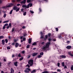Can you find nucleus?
<instances>
[{"label": "nucleus", "mask_w": 73, "mask_h": 73, "mask_svg": "<svg viewBox=\"0 0 73 73\" xmlns=\"http://www.w3.org/2000/svg\"><path fill=\"white\" fill-rule=\"evenodd\" d=\"M57 71L58 72H61V70H60V69H57Z\"/></svg>", "instance_id": "nucleus-48"}, {"label": "nucleus", "mask_w": 73, "mask_h": 73, "mask_svg": "<svg viewBox=\"0 0 73 73\" xmlns=\"http://www.w3.org/2000/svg\"><path fill=\"white\" fill-rule=\"evenodd\" d=\"M39 10L40 12H41V9L39 8Z\"/></svg>", "instance_id": "nucleus-62"}, {"label": "nucleus", "mask_w": 73, "mask_h": 73, "mask_svg": "<svg viewBox=\"0 0 73 73\" xmlns=\"http://www.w3.org/2000/svg\"><path fill=\"white\" fill-rule=\"evenodd\" d=\"M25 40H26V39L25 38H23V41H25Z\"/></svg>", "instance_id": "nucleus-43"}, {"label": "nucleus", "mask_w": 73, "mask_h": 73, "mask_svg": "<svg viewBox=\"0 0 73 73\" xmlns=\"http://www.w3.org/2000/svg\"><path fill=\"white\" fill-rule=\"evenodd\" d=\"M52 40L54 41H56V39H53Z\"/></svg>", "instance_id": "nucleus-53"}, {"label": "nucleus", "mask_w": 73, "mask_h": 73, "mask_svg": "<svg viewBox=\"0 0 73 73\" xmlns=\"http://www.w3.org/2000/svg\"><path fill=\"white\" fill-rule=\"evenodd\" d=\"M27 48H29V45H27Z\"/></svg>", "instance_id": "nucleus-44"}, {"label": "nucleus", "mask_w": 73, "mask_h": 73, "mask_svg": "<svg viewBox=\"0 0 73 73\" xmlns=\"http://www.w3.org/2000/svg\"><path fill=\"white\" fill-rule=\"evenodd\" d=\"M30 57H31V56L29 55H28L27 56L28 58H30Z\"/></svg>", "instance_id": "nucleus-45"}, {"label": "nucleus", "mask_w": 73, "mask_h": 73, "mask_svg": "<svg viewBox=\"0 0 73 73\" xmlns=\"http://www.w3.org/2000/svg\"><path fill=\"white\" fill-rule=\"evenodd\" d=\"M11 48L9 46L7 47V50L10 49Z\"/></svg>", "instance_id": "nucleus-35"}, {"label": "nucleus", "mask_w": 73, "mask_h": 73, "mask_svg": "<svg viewBox=\"0 0 73 73\" xmlns=\"http://www.w3.org/2000/svg\"><path fill=\"white\" fill-rule=\"evenodd\" d=\"M27 6H26L25 5H22V7L23 8H27Z\"/></svg>", "instance_id": "nucleus-14"}, {"label": "nucleus", "mask_w": 73, "mask_h": 73, "mask_svg": "<svg viewBox=\"0 0 73 73\" xmlns=\"http://www.w3.org/2000/svg\"><path fill=\"white\" fill-rule=\"evenodd\" d=\"M68 54H69L70 56H71V57H73V55L71 54L70 52H68Z\"/></svg>", "instance_id": "nucleus-22"}, {"label": "nucleus", "mask_w": 73, "mask_h": 73, "mask_svg": "<svg viewBox=\"0 0 73 73\" xmlns=\"http://www.w3.org/2000/svg\"><path fill=\"white\" fill-rule=\"evenodd\" d=\"M23 58H24V57H22L19 60L20 61H21V60H23Z\"/></svg>", "instance_id": "nucleus-23"}, {"label": "nucleus", "mask_w": 73, "mask_h": 73, "mask_svg": "<svg viewBox=\"0 0 73 73\" xmlns=\"http://www.w3.org/2000/svg\"><path fill=\"white\" fill-rule=\"evenodd\" d=\"M58 66H60V63H58Z\"/></svg>", "instance_id": "nucleus-57"}, {"label": "nucleus", "mask_w": 73, "mask_h": 73, "mask_svg": "<svg viewBox=\"0 0 73 73\" xmlns=\"http://www.w3.org/2000/svg\"><path fill=\"white\" fill-rule=\"evenodd\" d=\"M26 66H28V68H29V67H30V66H29V64H27L26 65Z\"/></svg>", "instance_id": "nucleus-40"}, {"label": "nucleus", "mask_w": 73, "mask_h": 73, "mask_svg": "<svg viewBox=\"0 0 73 73\" xmlns=\"http://www.w3.org/2000/svg\"><path fill=\"white\" fill-rule=\"evenodd\" d=\"M9 28H10V26H7V29H9Z\"/></svg>", "instance_id": "nucleus-47"}, {"label": "nucleus", "mask_w": 73, "mask_h": 73, "mask_svg": "<svg viewBox=\"0 0 73 73\" xmlns=\"http://www.w3.org/2000/svg\"><path fill=\"white\" fill-rule=\"evenodd\" d=\"M48 40L49 41H52V39H51V38H50L48 39Z\"/></svg>", "instance_id": "nucleus-26"}, {"label": "nucleus", "mask_w": 73, "mask_h": 73, "mask_svg": "<svg viewBox=\"0 0 73 73\" xmlns=\"http://www.w3.org/2000/svg\"><path fill=\"white\" fill-rule=\"evenodd\" d=\"M27 3H30L31 2V0H27Z\"/></svg>", "instance_id": "nucleus-39"}, {"label": "nucleus", "mask_w": 73, "mask_h": 73, "mask_svg": "<svg viewBox=\"0 0 73 73\" xmlns=\"http://www.w3.org/2000/svg\"><path fill=\"white\" fill-rule=\"evenodd\" d=\"M26 12H25L24 13H23V15L24 16H25L26 15Z\"/></svg>", "instance_id": "nucleus-37"}, {"label": "nucleus", "mask_w": 73, "mask_h": 73, "mask_svg": "<svg viewBox=\"0 0 73 73\" xmlns=\"http://www.w3.org/2000/svg\"><path fill=\"white\" fill-rule=\"evenodd\" d=\"M22 53H23V54L25 53V51H21Z\"/></svg>", "instance_id": "nucleus-38"}, {"label": "nucleus", "mask_w": 73, "mask_h": 73, "mask_svg": "<svg viewBox=\"0 0 73 73\" xmlns=\"http://www.w3.org/2000/svg\"><path fill=\"white\" fill-rule=\"evenodd\" d=\"M21 39H22L23 38V36H21L20 37Z\"/></svg>", "instance_id": "nucleus-64"}, {"label": "nucleus", "mask_w": 73, "mask_h": 73, "mask_svg": "<svg viewBox=\"0 0 73 73\" xmlns=\"http://www.w3.org/2000/svg\"><path fill=\"white\" fill-rule=\"evenodd\" d=\"M64 62H63L62 63V64L63 66H64L65 65H64Z\"/></svg>", "instance_id": "nucleus-25"}, {"label": "nucleus", "mask_w": 73, "mask_h": 73, "mask_svg": "<svg viewBox=\"0 0 73 73\" xmlns=\"http://www.w3.org/2000/svg\"><path fill=\"white\" fill-rule=\"evenodd\" d=\"M17 2H19V1H21V0H17Z\"/></svg>", "instance_id": "nucleus-54"}, {"label": "nucleus", "mask_w": 73, "mask_h": 73, "mask_svg": "<svg viewBox=\"0 0 73 73\" xmlns=\"http://www.w3.org/2000/svg\"><path fill=\"white\" fill-rule=\"evenodd\" d=\"M2 44H3V45H4L5 43V40H3L2 41Z\"/></svg>", "instance_id": "nucleus-16"}, {"label": "nucleus", "mask_w": 73, "mask_h": 73, "mask_svg": "<svg viewBox=\"0 0 73 73\" xmlns=\"http://www.w3.org/2000/svg\"><path fill=\"white\" fill-rule=\"evenodd\" d=\"M50 44V42H47V43H46L45 46H43L42 48V50H48V48H49Z\"/></svg>", "instance_id": "nucleus-1"}, {"label": "nucleus", "mask_w": 73, "mask_h": 73, "mask_svg": "<svg viewBox=\"0 0 73 73\" xmlns=\"http://www.w3.org/2000/svg\"><path fill=\"white\" fill-rule=\"evenodd\" d=\"M32 41V38H29V44H31V41Z\"/></svg>", "instance_id": "nucleus-10"}, {"label": "nucleus", "mask_w": 73, "mask_h": 73, "mask_svg": "<svg viewBox=\"0 0 73 73\" xmlns=\"http://www.w3.org/2000/svg\"><path fill=\"white\" fill-rule=\"evenodd\" d=\"M17 6H19V5H20V4H17Z\"/></svg>", "instance_id": "nucleus-61"}, {"label": "nucleus", "mask_w": 73, "mask_h": 73, "mask_svg": "<svg viewBox=\"0 0 73 73\" xmlns=\"http://www.w3.org/2000/svg\"><path fill=\"white\" fill-rule=\"evenodd\" d=\"M5 42L6 43H7L8 42V40L7 39H6L5 40Z\"/></svg>", "instance_id": "nucleus-30"}, {"label": "nucleus", "mask_w": 73, "mask_h": 73, "mask_svg": "<svg viewBox=\"0 0 73 73\" xmlns=\"http://www.w3.org/2000/svg\"><path fill=\"white\" fill-rule=\"evenodd\" d=\"M35 72H36V70H33L31 72V73H35Z\"/></svg>", "instance_id": "nucleus-21"}, {"label": "nucleus", "mask_w": 73, "mask_h": 73, "mask_svg": "<svg viewBox=\"0 0 73 73\" xmlns=\"http://www.w3.org/2000/svg\"><path fill=\"white\" fill-rule=\"evenodd\" d=\"M26 2V0H24L21 2V4H25V3Z\"/></svg>", "instance_id": "nucleus-8"}, {"label": "nucleus", "mask_w": 73, "mask_h": 73, "mask_svg": "<svg viewBox=\"0 0 73 73\" xmlns=\"http://www.w3.org/2000/svg\"><path fill=\"white\" fill-rule=\"evenodd\" d=\"M3 61H6V59H4L3 60Z\"/></svg>", "instance_id": "nucleus-63"}, {"label": "nucleus", "mask_w": 73, "mask_h": 73, "mask_svg": "<svg viewBox=\"0 0 73 73\" xmlns=\"http://www.w3.org/2000/svg\"><path fill=\"white\" fill-rule=\"evenodd\" d=\"M38 54V53H33L32 54V55L33 56H36V55H37V54Z\"/></svg>", "instance_id": "nucleus-11"}, {"label": "nucleus", "mask_w": 73, "mask_h": 73, "mask_svg": "<svg viewBox=\"0 0 73 73\" xmlns=\"http://www.w3.org/2000/svg\"><path fill=\"white\" fill-rule=\"evenodd\" d=\"M13 9L14 10H16V9H17V7L16 6H15L13 8Z\"/></svg>", "instance_id": "nucleus-17"}, {"label": "nucleus", "mask_w": 73, "mask_h": 73, "mask_svg": "<svg viewBox=\"0 0 73 73\" xmlns=\"http://www.w3.org/2000/svg\"><path fill=\"white\" fill-rule=\"evenodd\" d=\"M41 57V55H39V56H38V58H40Z\"/></svg>", "instance_id": "nucleus-46"}, {"label": "nucleus", "mask_w": 73, "mask_h": 73, "mask_svg": "<svg viewBox=\"0 0 73 73\" xmlns=\"http://www.w3.org/2000/svg\"><path fill=\"white\" fill-rule=\"evenodd\" d=\"M19 45V44H18V43H17L15 44V46L16 48H17V46H18Z\"/></svg>", "instance_id": "nucleus-15"}, {"label": "nucleus", "mask_w": 73, "mask_h": 73, "mask_svg": "<svg viewBox=\"0 0 73 73\" xmlns=\"http://www.w3.org/2000/svg\"><path fill=\"white\" fill-rule=\"evenodd\" d=\"M40 55H43L44 54V53L43 52H42L40 54Z\"/></svg>", "instance_id": "nucleus-32"}, {"label": "nucleus", "mask_w": 73, "mask_h": 73, "mask_svg": "<svg viewBox=\"0 0 73 73\" xmlns=\"http://www.w3.org/2000/svg\"><path fill=\"white\" fill-rule=\"evenodd\" d=\"M14 28L12 29V32H13V31H14Z\"/></svg>", "instance_id": "nucleus-56"}, {"label": "nucleus", "mask_w": 73, "mask_h": 73, "mask_svg": "<svg viewBox=\"0 0 73 73\" xmlns=\"http://www.w3.org/2000/svg\"><path fill=\"white\" fill-rule=\"evenodd\" d=\"M1 73H8L7 72H4V71H3L2 70L1 71Z\"/></svg>", "instance_id": "nucleus-34"}, {"label": "nucleus", "mask_w": 73, "mask_h": 73, "mask_svg": "<svg viewBox=\"0 0 73 73\" xmlns=\"http://www.w3.org/2000/svg\"><path fill=\"white\" fill-rule=\"evenodd\" d=\"M44 42H42L41 44L42 45H44Z\"/></svg>", "instance_id": "nucleus-59"}, {"label": "nucleus", "mask_w": 73, "mask_h": 73, "mask_svg": "<svg viewBox=\"0 0 73 73\" xmlns=\"http://www.w3.org/2000/svg\"><path fill=\"white\" fill-rule=\"evenodd\" d=\"M56 31H58V29L57 28H56Z\"/></svg>", "instance_id": "nucleus-51"}, {"label": "nucleus", "mask_w": 73, "mask_h": 73, "mask_svg": "<svg viewBox=\"0 0 73 73\" xmlns=\"http://www.w3.org/2000/svg\"><path fill=\"white\" fill-rule=\"evenodd\" d=\"M11 73H14V70H13L12 68H11Z\"/></svg>", "instance_id": "nucleus-12"}, {"label": "nucleus", "mask_w": 73, "mask_h": 73, "mask_svg": "<svg viewBox=\"0 0 73 73\" xmlns=\"http://www.w3.org/2000/svg\"><path fill=\"white\" fill-rule=\"evenodd\" d=\"M30 12H31V13H34V12H33V11H30Z\"/></svg>", "instance_id": "nucleus-36"}, {"label": "nucleus", "mask_w": 73, "mask_h": 73, "mask_svg": "<svg viewBox=\"0 0 73 73\" xmlns=\"http://www.w3.org/2000/svg\"><path fill=\"white\" fill-rule=\"evenodd\" d=\"M33 5V4H32V3H29L27 6V8H29V6L30 7H31Z\"/></svg>", "instance_id": "nucleus-5"}, {"label": "nucleus", "mask_w": 73, "mask_h": 73, "mask_svg": "<svg viewBox=\"0 0 73 73\" xmlns=\"http://www.w3.org/2000/svg\"><path fill=\"white\" fill-rule=\"evenodd\" d=\"M4 38L3 36H0V39H1V38Z\"/></svg>", "instance_id": "nucleus-28"}, {"label": "nucleus", "mask_w": 73, "mask_h": 73, "mask_svg": "<svg viewBox=\"0 0 73 73\" xmlns=\"http://www.w3.org/2000/svg\"><path fill=\"white\" fill-rule=\"evenodd\" d=\"M12 2V3H15V0H13Z\"/></svg>", "instance_id": "nucleus-49"}, {"label": "nucleus", "mask_w": 73, "mask_h": 73, "mask_svg": "<svg viewBox=\"0 0 73 73\" xmlns=\"http://www.w3.org/2000/svg\"><path fill=\"white\" fill-rule=\"evenodd\" d=\"M18 57H22V56H21V54H20V53H19L18 54Z\"/></svg>", "instance_id": "nucleus-18"}, {"label": "nucleus", "mask_w": 73, "mask_h": 73, "mask_svg": "<svg viewBox=\"0 0 73 73\" xmlns=\"http://www.w3.org/2000/svg\"><path fill=\"white\" fill-rule=\"evenodd\" d=\"M64 69H65V68H67V67L66 66H65L64 67Z\"/></svg>", "instance_id": "nucleus-58"}, {"label": "nucleus", "mask_w": 73, "mask_h": 73, "mask_svg": "<svg viewBox=\"0 0 73 73\" xmlns=\"http://www.w3.org/2000/svg\"><path fill=\"white\" fill-rule=\"evenodd\" d=\"M29 71H31V69L29 68H27L26 70H25V73H28L29 72Z\"/></svg>", "instance_id": "nucleus-4"}, {"label": "nucleus", "mask_w": 73, "mask_h": 73, "mask_svg": "<svg viewBox=\"0 0 73 73\" xmlns=\"http://www.w3.org/2000/svg\"><path fill=\"white\" fill-rule=\"evenodd\" d=\"M9 26L10 27V28H11V27L12 26V25H11V23L9 24Z\"/></svg>", "instance_id": "nucleus-27"}, {"label": "nucleus", "mask_w": 73, "mask_h": 73, "mask_svg": "<svg viewBox=\"0 0 73 73\" xmlns=\"http://www.w3.org/2000/svg\"><path fill=\"white\" fill-rule=\"evenodd\" d=\"M19 10H20V8H18L16 10V12H18Z\"/></svg>", "instance_id": "nucleus-29"}, {"label": "nucleus", "mask_w": 73, "mask_h": 73, "mask_svg": "<svg viewBox=\"0 0 73 73\" xmlns=\"http://www.w3.org/2000/svg\"><path fill=\"white\" fill-rule=\"evenodd\" d=\"M50 35H51V34H50V33H49L48 34V36H47V35H45V38L44 39V40H46V38H48V36H49V37H50Z\"/></svg>", "instance_id": "nucleus-6"}, {"label": "nucleus", "mask_w": 73, "mask_h": 73, "mask_svg": "<svg viewBox=\"0 0 73 73\" xmlns=\"http://www.w3.org/2000/svg\"><path fill=\"white\" fill-rule=\"evenodd\" d=\"M13 11V10H12L10 12V14H11L12 13V12Z\"/></svg>", "instance_id": "nucleus-33"}, {"label": "nucleus", "mask_w": 73, "mask_h": 73, "mask_svg": "<svg viewBox=\"0 0 73 73\" xmlns=\"http://www.w3.org/2000/svg\"><path fill=\"white\" fill-rule=\"evenodd\" d=\"M67 49H71L72 48V46H68L66 47Z\"/></svg>", "instance_id": "nucleus-9"}, {"label": "nucleus", "mask_w": 73, "mask_h": 73, "mask_svg": "<svg viewBox=\"0 0 73 73\" xmlns=\"http://www.w3.org/2000/svg\"><path fill=\"white\" fill-rule=\"evenodd\" d=\"M8 25V24L6 23L4 25V26H5V27H6V26H7V25Z\"/></svg>", "instance_id": "nucleus-41"}, {"label": "nucleus", "mask_w": 73, "mask_h": 73, "mask_svg": "<svg viewBox=\"0 0 73 73\" xmlns=\"http://www.w3.org/2000/svg\"><path fill=\"white\" fill-rule=\"evenodd\" d=\"M25 28V26H23L22 27V28H23V29H24Z\"/></svg>", "instance_id": "nucleus-60"}, {"label": "nucleus", "mask_w": 73, "mask_h": 73, "mask_svg": "<svg viewBox=\"0 0 73 73\" xmlns=\"http://www.w3.org/2000/svg\"><path fill=\"white\" fill-rule=\"evenodd\" d=\"M60 57H61V58H66V56L65 55H60Z\"/></svg>", "instance_id": "nucleus-7"}, {"label": "nucleus", "mask_w": 73, "mask_h": 73, "mask_svg": "<svg viewBox=\"0 0 73 73\" xmlns=\"http://www.w3.org/2000/svg\"><path fill=\"white\" fill-rule=\"evenodd\" d=\"M17 63H18L17 62L14 63V64L16 66H17Z\"/></svg>", "instance_id": "nucleus-13"}, {"label": "nucleus", "mask_w": 73, "mask_h": 73, "mask_svg": "<svg viewBox=\"0 0 73 73\" xmlns=\"http://www.w3.org/2000/svg\"><path fill=\"white\" fill-rule=\"evenodd\" d=\"M9 22V21H6L3 22V23H8Z\"/></svg>", "instance_id": "nucleus-19"}, {"label": "nucleus", "mask_w": 73, "mask_h": 73, "mask_svg": "<svg viewBox=\"0 0 73 73\" xmlns=\"http://www.w3.org/2000/svg\"><path fill=\"white\" fill-rule=\"evenodd\" d=\"M42 73H48V72L47 71H45L42 72Z\"/></svg>", "instance_id": "nucleus-42"}, {"label": "nucleus", "mask_w": 73, "mask_h": 73, "mask_svg": "<svg viewBox=\"0 0 73 73\" xmlns=\"http://www.w3.org/2000/svg\"><path fill=\"white\" fill-rule=\"evenodd\" d=\"M5 26H4L3 27V29H5Z\"/></svg>", "instance_id": "nucleus-55"}, {"label": "nucleus", "mask_w": 73, "mask_h": 73, "mask_svg": "<svg viewBox=\"0 0 73 73\" xmlns=\"http://www.w3.org/2000/svg\"><path fill=\"white\" fill-rule=\"evenodd\" d=\"M36 44V42H34L32 44L33 45H35Z\"/></svg>", "instance_id": "nucleus-24"}, {"label": "nucleus", "mask_w": 73, "mask_h": 73, "mask_svg": "<svg viewBox=\"0 0 73 73\" xmlns=\"http://www.w3.org/2000/svg\"><path fill=\"white\" fill-rule=\"evenodd\" d=\"M23 10H24V9H21V12H23Z\"/></svg>", "instance_id": "nucleus-50"}, {"label": "nucleus", "mask_w": 73, "mask_h": 73, "mask_svg": "<svg viewBox=\"0 0 73 73\" xmlns=\"http://www.w3.org/2000/svg\"><path fill=\"white\" fill-rule=\"evenodd\" d=\"M13 5V4L11 3L10 4V5L8 6H5L3 7H2V8H3V9H7V8H9V7H12Z\"/></svg>", "instance_id": "nucleus-2"}, {"label": "nucleus", "mask_w": 73, "mask_h": 73, "mask_svg": "<svg viewBox=\"0 0 73 73\" xmlns=\"http://www.w3.org/2000/svg\"><path fill=\"white\" fill-rule=\"evenodd\" d=\"M30 66H32L33 64V60H29L28 62Z\"/></svg>", "instance_id": "nucleus-3"}, {"label": "nucleus", "mask_w": 73, "mask_h": 73, "mask_svg": "<svg viewBox=\"0 0 73 73\" xmlns=\"http://www.w3.org/2000/svg\"><path fill=\"white\" fill-rule=\"evenodd\" d=\"M6 14H4L3 15L4 17L5 18L6 17Z\"/></svg>", "instance_id": "nucleus-31"}, {"label": "nucleus", "mask_w": 73, "mask_h": 73, "mask_svg": "<svg viewBox=\"0 0 73 73\" xmlns=\"http://www.w3.org/2000/svg\"><path fill=\"white\" fill-rule=\"evenodd\" d=\"M23 35L24 36H27V34L25 33V34H23Z\"/></svg>", "instance_id": "nucleus-52"}, {"label": "nucleus", "mask_w": 73, "mask_h": 73, "mask_svg": "<svg viewBox=\"0 0 73 73\" xmlns=\"http://www.w3.org/2000/svg\"><path fill=\"white\" fill-rule=\"evenodd\" d=\"M58 52L59 54L61 52V50L60 49H59V50H58Z\"/></svg>", "instance_id": "nucleus-20"}]
</instances>
